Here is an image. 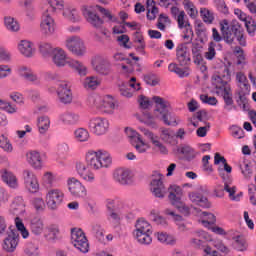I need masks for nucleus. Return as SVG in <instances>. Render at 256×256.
Instances as JSON below:
<instances>
[{"label":"nucleus","instance_id":"1","mask_svg":"<svg viewBox=\"0 0 256 256\" xmlns=\"http://www.w3.org/2000/svg\"><path fill=\"white\" fill-rule=\"evenodd\" d=\"M220 31L222 35L217 28H212V39L214 43H221V41L225 40L228 45H231L236 39L242 47L247 45V41L243 35V26L237 20L232 21L230 24L227 19L222 20L220 22Z\"/></svg>","mask_w":256,"mask_h":256},{"label":"nucleus","instance_id":"2","mask_svg":"<svg viewBox=\"0 0 256 256\" xmlns=\"http://www.w3.org/2000/svg\"><path fill=\"white\" fill-rule=\"evenodd\" d=\"M229 67H231V62L224 64L218 70L217 75L212 77V85L215 87L217 95H222L225 103L224 109L226 111H233L235 102L233 101L231 86H229V82L231 81V71H229Z\"/></svg>","mask_w":256,"mask_h":256},{"label":"nucleus","instance_id":"3","mask_svg":"<svg viewBox=\"0 0 256 256\" xmlns=\"http://www.w3.org/2000/svg\"><path fill=\"white\" fill-rule=\"evenodd\" d=\"M65 9V1L48 0V4L43 10L40 30L43 35H52L55 33V20L51 15L61 13Z\"/></svg>","mask_w":256,"mask_h":256},{"label":"nucleus","instance_id":"4","mask_svg":"<svg viewBox=\"0 0 256 256\" xmlns=\"http://www.w3.org/2000/svg\"><path fill=\"white\" fill-rule=\"evenodd\" d=\"M50 57H52V61L56 67H65L66 65H69V67L75 69L79 75H87V66L77 60H67V53H65L63 48H54V51Z\"/></svg>","mask_w":256,"mask_h":256},{"label":"nucleus","instance_id":"5","mask_svg":"<svg viewBox=\"0 0 256 256\" xmlns=\"http://www.w3.org/2000/svg\"><path fill=\"white\" fill-rule=\"evenodd\" d=\"M112 161L111 154L105 150H90L86 154L87 166L94 171L109 167Z\"/></svg>","mask_w":256,"mask_h":256},{"label":"nucleus","instance_id":"6","mask_svg":"<svg viewBox=\"0 0 256 256\" xmlns=\"http://www.w3.org/2000/svg\"><path fill=\"white\" fill-rule=\"evenodd\" d=\"M95 11H100V13H102V15H104V17H107V19H109V21H113V15H111V12H109V10H107L99 5L83 6L82 7V15L85 17V19L88 21V23H90V25H92L96 29L101 28V26L103 25V19H101L97 15V13H95Z\"/></svg>","mask_w":256,"mask_h":256},{"label":"nucleus","instance_id":"7","mask_svg":"<svg viewBox=\"0 0 256 256\" xmlns=\"http://www.w3.org/2000/svg\"><path fill=\"white\" fill-rule=\"evenodd\" d=\"M135 227L134 237H136L138 243H141V245H149L151 241H153L151 238V233H153L151 224L143 219H139Z\"/></svg>","mask_w":256,"mask_h":256},{"label":"nucleus","instance_id":"8","mask_svg":"<svg viewBox=\"0 0 256 256\" xmlns=\"http://www.w3.org/2000/svg\"><path fill=\"white\" fill-rule=\"evenodd\" d=\"M71 241L72 245L78 249V251L81 253H89V240H87V236H85V232H83L82 229H71Z\"/></svg>","mask_w":256,"mask_h":256},{"label":"nucleus","instance_id":"9","mask_svg":"<svg viewBox=\"0 0 256 256\" xmlns=\"http://www.w3.org/2000/svg\"><path fill=\"white\" fill-rule=\"evenodd\" d=\"M152 99L154 103H156L155 111L160 113L161 119L163 120L165 125H177V121H175V119H172L171 113H169V103L159 96H154Z\"/></svg>","mask_w":256,"mask_h":256},{"label":"nucleus","instance_id":"10","mask_svg":"<svg viewBox=\"0 0 256 256\" xmlns=\"http://www.w3.org/2000/svg\"><path fill=\"white\" fill-rule=\"evenodd\" d=\"M65 199V194L60 189H51L46 194V205L50 211H57Z\"/></svg>","mask_w":256,"mask_h":256},{"label":"nucleus","instance_id":"11","mask_svg":"<svg viewBox=\"0 0 256 256\" xmlns=\"http://www.w3.org/2000/svg\"><path fill=\"white\" fill-rule=\"evenodd\" d=\"M139 129L141 133H143V135L147 137L149 141H151L153 149L157 153H160L161 155H168L169 150L167 149V146H165V144H163L161 140H159V136L153 134V132L149 131L147 128L139 127Z\"/></svg>","mask_w":256,"mask_h":256},{"label":"nucleus","instance_id":"12","mask_svg":"<svg viewBox=\"0 0 256 256\" xmlns=\"http://www.w3.org/2000/svg\"><path fill=\"white\" fill-rule=\"evenodd\" d=\"M89 101H93V105L97 107L98 109H102L104 113L111 114L115 110V99H113L112 96H105L101 103V97L99 96H90Z\"/></svg>","mask_w":256,"mask_h":256},{"label":"nucleus","instance_id":"13","mask_svg":"<svg viewBox=\"0 0 256 256\" xmlns=\"http://www.w3.org/2000/svg\"><path fill=\"white\" fill-rule=\"evenodd\" d=\"M89 129L94 135H105L109 131V120L105 118H93L89 122Z\"/></svg>","mask_w":256,"mask_h":256},{"label":"nucleus","instance_id":"14","mask_svg":"<svg viewBox=\"0 0 256 256\" xmlns=\"http://www.w3.org/2000/svg\"><path fill=\"white\" fill-rule=\"evenodd\" d=\"M67 185L68 190L71 193V195H73V197H78L81 199H85V197H87V189L76 178H69L67 181Z\"/></svg>","mask_w":256,"mask_h":256},{"label":"nucleus","instance_id":"15","mask_svg":"<svg viewBox=\"0 0 256 256\" xmlns=\"http://www.w3.org/2000/svg\"><path fill=\"white\" fill-rule=\"evenodd\" d=\"M66 47L77 57L85 55V44L78 36H72L66 40Z\"/></svg>","mask_w":256,"mask_h":256},{"label":"nucleus","instance_id":"16","mask_svg":"<svg viewBox=\"0 0 256 256\" xmlns=\"http://www.w3.org/2000/svg\"><path fill=\"white\" fill-rule=\"evenodd\" d=\"M19 245V232L15 229L9 228L7 232V237L4 239L3 249L8 253H13L17 246Z\"/></svg>","mask_w":256,"mask_h":256},{"label":"nucleus","instance_id":"17","mask_svg":"<svg viewBox=\"0 0 256 256\" xmlns=\"http://www.w3.org/2000/svg\"><path fill=\"white\" fill-rule=\"evenodd\" d=\"M30 233L35 237H41L45 231V222L39 215L32 216L28 221Z\"/></svg>","mask_w":256,"mask_h":256},{"label":"nucleus","instance_id":"18","mask_svg":"<svg viewBox=\"0 0 256 256\" xmlns=\"http://www.w3.org/2000/svg\"><path fill=\"white\" fill-rule=\"evenodd\" d=\"M57 93L61 103L67 105L73 101V94L71 93V85H69V82L59 81Z\"/></svg>","mask_w":256,"mask_h":256},{"label":"nucleus","instance_id":"19","mask_svg":"<svg viewBox=\"0 0 256 256\" xmlns=\"http://www.w3.org/2000/svg\"><path fill=\"white\" fill-rule=\"evenodd\" d=\"M113 179L119 185H131L133 183V174L127 168H118L114 170Z\"/></svg>","mask_w":256,"mask_h":256},{"label":"nucleus","instance_id":"20","mask_svg":"<svg viewBox=\"0 0 256 256\" xmlns=\"http://www.w3.org/2000/svg\"><path fill=\"white\" fill-rule=\"evenodd\" d=\"M207 195H209L208 191L192 192L189 193V199L195 205H199V207H203L204 209H209L211 208V202L207 199Z\"/></svg>","mask_w":256,"mask_h":256},{"label":"nucleus","instance_id":"21","mask_svg":"<svg viewBox=\"0 0 256 256\" xmlns=\"http://www.w3.org/2000/svg\"><path fill=\"white\" fill-rule=\"evenodd\" d=\"M136 81L137 78L132 77L129 83L120 85V95H122V97H126L127 99H131V97H133V91L131 89H134V91H139L141 89V84L135 83ZM129 87H131V89Z\"/></svg>","mask_w":256,"mask_h":256},{"label":"nucleus","instance_id":"22","mask_svg":"<svg viewBox=\"0 0 256 256\" xmlns=\"http://www.w3.org/2000/svg\"><path fill=\"white\" fill-rule=\"evenodd\" d=\"M151 191L155 197L163 199L165 193H167V188L163 184V177L159 175L151 181Z\"/></svg>","mask_w":256,"mask_h":256},{"label":"nucleus","instance_id":"23","mask_svg":"<svg viewBox=\"0 0 256 256\" xmlns=\"http://www.w3.org/2000/svg\"><path fill=\"white\" fill-rule=\"evenodd\" d=\"M176 58L181 67H185L191 63V54L187 46L183 44L178 45L176 48Z\"/></svg>","mask_w":256,"mask_h":256},{"label":"nucleus","instance_id":"24","mask_svg":"<svg viewBox=\"0 0 256 256\" xmlns=\"http://www.w3.org/2000/svg\"><path fill=\"white\" fill-rule=\"evenodd\" d=\"M2 181L10 187V189H18L19 188V181L17 180V176L13 174V172L9 170H2L1 171Z\"/></svg>","mask_w":256,"mask_h":256},{"label":"nucleus","instance_id":"25","mask_svg":"<svg viewBox=\"0 0 256 256\" xmlns=\"http://www.w3.org/2000/svg\"><path fill=\"white\" fill-rule=\"evenodd\" d=\"M219 163H222L224 168H218V172L221 178L225 179V172L231 173L233 171V168L229 166L227 163V159L225 157L221 156V154L216 153L214 156V165H219Z\"/></svg>","mask_w":256,"mask_h":256},{"label":"nucleus","instance_id":"26","mask_svg":"<svg viewBox=\"0 0 256 256\" xmlns=\"http://www.w3.org/2000/svg\"><path fill=\"white\" fill-rule=\"evenodd\" d=\"M27 161L34 169H41L43 161L41 160V154L38 151L32 150L26 154Z\"/></svg>","mask_w":256,"mask_h":256},{"label":"nucleus","instance_id":"27","mask_svg":"<svg viewBox=\"0 0 256 256\" xmlns=\"http://www.w3.org/2000/svg\"><path fill=\"white\" fill-rule=\"evenodd\" d=\"M76 171L84 181H87L88 183H93V181H95V176L87 170V166H85L83 162L76 163Z\"/></svg>","mask_w":256,"mask_h":256},{"label":"nucleus","instance_id":"28","mask_svg":"<svg viewBox=\"0 0 256 256\" xmlns=\"http://www.w3.org/2000/svg\"><path fill=\"white\" fill-rule=\"evenodd\" d=\"M221 49H223V45H221V43L213 41L209 42L208 50L204 53L205 59H207V61H213L217 55V51H221Z\"/></svg>","mask_w":256,"mask_h":256},{"label":"nucleus","instance_id":"29","mask_svg":"<svg viewBox=\"0 0 256 256\" xmlns=\"http://www.w3.org/2000/svg\"><path fill=\"white\" fill-rule=\"evenodd\" d=\"M59 119L64 125H77L80 117L75 112H64L59 115Z\"/></svg>","mask_w":256,"mask_h":256},{"label":"nucleus","instance_id":"30","mask_svg":"<svg viewBox=\"0 0 256 256\" xmlns=\"http://www.w3.org/2000/svg\"><path fill=\"white\" fill-rule=\"evenodd\" d=\"M183 197V189L180 186H171L170 193L168 199L170 200L172 205H177L181 202V198Z\"/></svg>","mask_w":256,"mask_h":256},{"label":"nucleus","instance_id":"31","mask_svg":"<svg viewBox=\"0 0 256 256\" xmlns=\"http://www.w3.org/2000/svg\"><path fill=\"white\" fill-rule=\"evenodd\" d=\"M18 49L24 57H33V54L35 53L33 43L28 40H22L18 45Z\"/></svg>","mask_w":256,"mask_h":256},{"label":"nucleus","instance_id":"32","mask_svg":"<svg viewBox=\"0 0 256 256\" xmlns=\"http://www.w3.org/2000/svg\"><path fill=\"white\" fill-rule=\"evenodd\" d=\"M95 71H97L100 75H111L113 73V67L111 62L107 59H102L95 67Z\"/></svg>","mask_w":256,"mask_h":256},{"label":"nucleus","instance_id":"33","mask_svg":"<svg viewBox=\"0 0 256 256\" xmlns=\"http://www.w3.org/2000/svg\"><path fill=\"white\" fill-rule=\"evenodd\" d=\"M10 209L14 215H21L25 211V202H23V197H15L10 205Z\"/></svg>","mask_w":256,"mask_h":256},{"label":"nucleus","instance_id":"34","mask_svg":"<svg viewBox=\"0 0 256 256\" xmlns=\"http://www.w3.org/2000/svg\"><path fill=\"white\" fill-rule=\"evenodd\" d=\"M223 191H226L227 193H229V196L232 197L233 201H237V198L233 195H235V187H230L229 186V182L225 181L224 182V187L223 186H218L215 189V195L216 197H223Z\"/></svg>","mask_w":256,"mask_h":256},{"label":"nucleus","instance_id":"35","mask_svg":"<svg viewBox=\"0 0 256 256\" xmlns=\"http://www.w3.org/2000/svg\"><path fill=\"white\" fill-rule=\"evenodd\" d=\"M106 207L108 210V217L113 219V221H119V219H121V212L117 206H115V200H109Z\"/></svg>","mask_w":256,"mask_h":256},{"label":"nucleus","instance_id":"36","mask_svg":"<svg viewBox=\"0 0 256 256\" xmlns=\"http://www.w3.org/2000/svg\"><path fill=\"white\" fill-rule=\"evenodd\" d=\"M51 125V120H49V116H41L38 118V131L41 135H45L47 131H49V127Z\"/></svg>","mask_w":256,"mask_h":256},{"label":"nucleus","instance_id":"37","mask_svg":"<svg viewBox=\"0 0 256 256\" xmlns=\"http://www.w3.org/2000/svg\"><path fill=\"white\" fill-rule=\"evenodd\" d=\"M200 17L204 23H207V25H213V21H215V12L207 8H201Z\"/></svg>","mask_w":256,"mask_h":256},{"label":"nucleus","instance_id":"38","mask_svg":"<svg viewBox=\"0 0 256 256\" xmlns=\"http://www.w3.org/2000/svg\"><path fill=\"white\" fill-rule=\"evenodd\" d=\"M203 47L199 43H193L192 44V55L194 59V63L196 65H201L203 62V55L201 54V50Z\"/></svg>","mask_w":256,"mask_h":256},{"label":"nucleus","instance_id":"39","mask_svg":"<svg viewBox=\"0 0 256 256\" xmlns=\"http://www.w3.org/2000/svg\"><path fill=\"white\" fill-rule=\"evenodd\" d=\"M63 16L72 23H79V21H81V16H79V12L75 8L65 9L63 12Z\"/></svg>","mask_w":256,"mask_h":256},{"label":"nucleus","instance_id":"40","mask_svg":"<svg viewBox=\"0 0 256 256\" xmlns=\"http://www.w3.org/2000/svg\"><path fill=\"white\" fill-rule=\"evenodd\" d=\"M38 49L42 56L45 58L50 57L53 55L55 48L49 42H40L38 43Z\"/></svg>","mask_w":256,"mask_h":256},{"label":"nucleus","instance_id":"41","mask_svg":"<svg viewBox=\"0 0 256 256\" xmlns=\"http://www.w3.org/2000/svg\"><path fill=\"white\" fill-rule=\"evenodd\" d=\"M18 73L20 77H24L26 81H37V76L33 74V71H31V68L27 66H20L18 68Z\"/></svg>","mask_w":256,"mask_h":256},{"label":"nucleus","instance_id":"42","mask_svg":"<svg viewBox=\"0 0 256 256\" xmlns=\"http://www.w3.org/2000/svg\"><path fill=\"white\" fill-rule=\"evenodd\" d=\"M160 138L164 143H169L170 145L175 144V132L167 128H162Z\"/></svg>","mask_w":256,"mask_h":256},{"label":"nucleus","instance_id":"43","mask_svg":"<svg viewBox=\"0 0 256 256\" xmlns=\"http://www.w3.org/2000/svg\"><path fill=\"white\" fill-rule=\"evenodd\" d=\"M178 21V27L180 29H186V32L190 33V35H193V29L191 28V24L189 22L185 23V11H181L177 16Z\"/></svg>","mask_w":256,"mask_h":256},{"label":"nucleus","instance_id":"44","mask_svg":"<svg viewBox=\"0 0 256 256\" xmlns=\"http://www.w3.org/2000/svg\"><path fill=\"white\" fill-rule=\"evenodd\" d=\"M83 85L85 89H90L93 91L95 88L101 85V81H99V79L95 76H90L84 80Z\"/></svg>","mask_w":256,"mask_h":256},{"label":"nucleus","instance_id":"45","mask_svg":"<svg viewBox=\"0 0 256 256\" xmlns=\"http://www.w3.org/2000/svg\"><path fill=\"white\" fill-rule=\"evenodd\" d=\"M4 23L6 26V29H8V31H18L19 30V22H17V20H15V18L11 17V16H6L4 18Z\"/></svg>","mask_w":256,"mask_h":256},{"label":"nucleus","instance_id":"46","mask_svg":"<svg viewBox=\"0 0 256 256\" xmlns=\"http://www.w3.org/2000/svg\"><path fill=\"white\" fill-rule=\"evenodd\" d=\"M168 70L171 73H176V75H178V77H189V72L185 71L183 68H179V66L175 63H170L168 65Z\"/></svg>","mask_w":256,"mask_h":256},{"label":"nucleus","instance_id":"47","mask_svg":"<svg viewBox=\"0 0 256 256\" xmlns=\"http://www.w3.org/2000/svg\"><path fill=\"white\" fill-rule=\"evenodd\" d=\"M125 133L129 138L131 145H135V143H138L139 141H141V135L137 133V131L131 128H126Z\"/></svg>","mask_w":256,"mask_h":256},{"label":"nucleus","instance_id":"48","mask_svg":"<svg viewBox=\"0 0 256 256\" xmlns=\"http://www.w3.org/2000/svg\"><path fill=\"white\" fill-rule=\"evenodd\" d=\"M244 23H245V27H246L248 34L251 35V37H253L255 35V31H256L255 20L253 19V17L248 16L246 18V20L244 21Z\"/></svg>","mask_w":256,"mask_h":256},{"label":"nucleus","instance_id":"49","mask_svg":"<svg viewBox=\"0 0 256 256\" xmlns=\"http://www.w3.org/2000/svg\"><path fill=\"white\" fill-rule=\"evenodd\" d=\"M74 135L77 141H80L81 143L89 141V131H87L85 128H78L74 132Z\"/></svg>","mask_w":256,"mask_h":256},{"label":"nucleus","instance_id":"50","mask_svg":"<svg viewBox=\"0 0 256 256\" xmlns=\"http://www.w3.org/2000/svg\"><path fill=\"white\" fill-rule=\"evenodd\" d=\"M233 248L236 251H247V241L241 238V236H237L233 243Z\"/></svg>","mask_w":256,"mask_h":256},{"label":"nucleus","instance_id":"51","mask_svg":"<svg viewBox=\"0 0 256 256\" xmlns=\"http://www.w3.org/2000/svg\"><path fill=\"white\" fill-rule=\"evenodd\" d=\"M24 253L27 256H38L39 255V247L34 245L33 243L26 244L24 248Z\"/></svg>","mask_w":256,"mask_h":256},{"label":"nucleus","instance_id":"52","mask_svg":"<svg viewBox=\"0 0 256 256\" xmlns=\"http://www.w3.org/2000/svg\"><path fill=\"white\" fill-rule=\"evenodd\" d=\"M42 183L47 189H49V187H53V183H55V176H53V173L46 172L43 175Z\"/></svg>","mask_w":256,"mask_h":256},{"label":"nucleus","instance_id":"53","mask_svg":"<svg viewBox=\"0 0 256 256\" xmlns=\"http://www.w3.org/2000/svg\"><path fill=\"white\" fill-rule=\"evenodd\" d=\"M144 81L147 85H151V87L159 85V78L154 73L144 75Z\"/></svg>","mask_w":256,"mask_h":256},{"label":"nucleus","instance_id":"54","mask_svg":"<svg viewBox=\"0 0 256 256\" xmlns=\"http://www.w3.org/2000/svg\"><path fill=\"white\" fill-rule=\"evenodd\" d=\"M141 121L145 125H148V127H152V128L157 127V124L155 123V117L151 116V114H149V112L143 113Z\"/></svg>","mask_w":256,"mask_h":256},{"label":"nucleus","instance_id":"55","mask_svg":"<svg viewBox=\"0 0 256 256\" xmlns=\"http://www.w3.org/2000/svg\"><path fill=\"white\" fill-rule=\"evenodd\" d=\"M200 101L205 105H212V106H215L217 105V103H219V101L215 96H209L207 94H201Z\"/></svg>","mask_w":256,"mask_h":256},{"label":"nucleus","instance_id":"56","mask_svg":"<svg viewBox=\"0 0 256 256\" xmlns=\"http://www.w3.org/2000/svg\"><path fill=\"white\" fill-rule=\"evenodd\" d=\"M24 186H25V189L29 191V193H37L39 191V181L37 180V178L30 182H26Z\"/></svg>","mask_w":256,"mask_h":256},{"label":"nucleus","instance_id":"57","mask_svg":"<svg viewBox=\"0 0 256 256\" xmlns=\"http://www.w3.org/2000/svg\"><path fill=\"white\" fill-rule=\"evenodd\" d=\"M150 218L152 219V221H154V223H156V225H160L161 227H167V220H165V218H163L162 216L155 214V212H151Z\"/></svg>","mask_w":256,"mask_h":256},{"label":"nucleus","instance_id":"58","mask_svg":"<svg viewBox=\"0 0 256 256\" xmlns=\"http://www.w3.org/2000/svg\"><path fill=\"white\" fill-rule=\"evenodd\" d=\"M177 152L181 155H190L192 158L195 156L193 155V148L191 146L183 144L177 148Z\"/></svg>","mask_w":256,"mask_h":256},{"label":"nucleus","instance_id":"59","mask_svg":"<svg viewBox=\"0 0 256 256\" xmlns=\"http://www.w3.org/2000/svg\"><path fill=\"white\" fill-rule=\"evenodd\" d=\"M235 55H237V65H245V54H243V49L237 46L234 50Z\"/></svg>","mask_w":256,"mask_h":256},{"label":"nucleus","instance_id":"60","mask_svg":"<svg viewBox=\"0 0 256 256\" xmlns=\"http://www.w3.org/2000/svg\"><path fill=\"white\" fill-rule=\"evenodd\" d=\"M240 169L242 171V173L244 174V177H251V175L253 174V170L251 169V163L249 162H243L240 165Z\"/></svg>","mask_w":256,"mask_h":256},{"label":"nucleus","instance_id":"61","mask_svg":"<svg viewBox=\"0 0 256 256\" xmlns=\"http://www.w3.org/2000/svg\"><path fill=\"white\" fill-rule=\"evenodd\" d=\"M22 177H23L24 185L26 183L35 181V179H37V176H35V173H33V171L31 170H24L22 173Z\"/></svg>","mask_w":256,"mask_h":256},{"label":"nucleus","instance_id":"62","mask_svg":"<svg viewBox=\"0 0 256 256\" xmlns=\"http://www.w3.org/2000/svg\"><path fill=\"white\" fill-rule=\"evenodd\" d=\"M215 5L220 11V13H223L224 15H227L229 13V8H227V4H225V0H214Z\"/></svg>","mask_w":256,"mask_h":256},{"label":"nucleus","instance_id":"63","mask_svg":"<svg viewBox=\"0 0 256 256\" xmlns=\"http://www.w3.org/2000/svg\"><path fill=\"white\" fill-rule=\"evenodd\" d=\"M32 205L36 211H43V209H45V201H43V198H33Z\"/></svg>","mask_w":256,"mask_h":256},{"label":"nucleus","instance_id":"64","mask_svg":"<svg viewBox=\"0 0 256 256\" xmlns=\"http://www.w3.org/2000/svg\"><path fill=\"white\" fill-rule=\"evenodd\" d=\"M0 59L4 63H9L11 61V52L7 50L6 48L1 47L0 48Z\"/></svg>","mask_w":256,"mask_h":256}]
</instances>
